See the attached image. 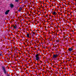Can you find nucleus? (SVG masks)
Segmentation results:
<instances>
[{
  "label": "nucleus",
  "mask_w": 76,
  "mask_h": 76,
  "mask_svg": "<svg viewBox=\"0 0 76 76\" xmlns=\"http://www.w3.org/2000/svg\"><path fill=\"white\" fill-rule=\"evenodd\" d=\"M72 48H69V51H72Z\"/></svg>",
  "instance_id": "7"
},
{
  "label": "nucleus",
  "mask_w": 76,
  "mask_h": 76,
  "mask_svg": "<svg viewBox=\"0 0 76 76\" xmlns=\"http://www.w3.org/2000/svg\"><path fill=\"white\" fill-rule=\"evenodd\" d=\"M10 7H11V8H12L13 7H14V5H13V4H10Z\"/></svg>",
  "instance_id": "5"
},
{
  "label": "nucleus",
  "mask_w": 76,
  "mask_h": 76,
  "mask_svg": "<svg viewBox=\"0 0 76 76\" xmlns=\"http://www.w3.org/2000/svg\"><path fill=\"white\" fill-rule=\"evenodd\" d=\"M19 0H15V2H18Z\"/></svg>",
  "instance_id": "10"
},
{
  "label": "nucleus",
  "mask_w": 76,
  "mask_h": 76,
  "mask_svg": "<svg viewBox=\"0 0 76 76\" xmlns=\"http://www.w3.org/2000/svg\"><path fill=\"white\" fill-rule=\"evenodd\" d=\"M35 33L33 32V34L35 35Z\"/></svg>",
  "instance_id": "14"
},
{
  "label": "nucleus",
  "mask_w": 76,
  "mask_h": 76,
  "mask_svg": "<svg viewBox=\"0 0 76 76\" xmlns=\"http://www.w3.org/2000/svg\"><path fill=\"white\" fill-rule=\"evenodd\" d=\"M72 2V3H73V2Z\"/></svg>",
  "instance_id": "20"
},
{
  "label": "nucleus",
  "mask_w": 76,
  "mask_h": 76,
  "mask_svg": "<svg viewBox=\"0 0 76 76\" xmlns=\"http://www.w3.org/2000/svg\"><path fill=\"white\" fill-rule=\"evenodd\" d=\"M28 42H29V41H28Z\"/></svg>",
  "instance_id": "26"
},
{
  "label": "nucleus",
  "mask_w": 76,
  "mask_h": 76,
  "mask_svg": "<svg viewBox=\"0 0 76 76\" xmlns=\"http://www.w3.org/2000/svg\"><path fill=\"white\" fill-rule=\"evenodd\" d=\"M43 48H45V47H43Z\"/></svg>",
  "instance_id": "16"
},
{
  "label": "nucleus",
  "mask_w": 76,
  "mask_h": 76,
  "mask_svg": "<svg viewBox=\"0 0 76 76\" xmlns=\"http://www.w3.org/2000/svg\"><path fill=\"white\" fill-rule=\"evenodd\" d=\"M37 62H38V61H37Z\"/></svg>",
  "instance_id": "22"
},
{
  "label": "nucleus",
  "mask_w": 76,
  "mask_h": 76,
  "mask_svg": "<svg viewBox=\"0 0 76 76\" xmlns=\"http://www.w3.org/2000/svg\"><path fill=\"white\" fill-rule=\"evenodd\" d=\"M49 72H50V71H49Z\"/></svg>",
  "instance_id": "27"
},
{
  "label": "nucleus",
  "mask_w": 76,
  "mask_h": 76,
  "mask_svg": "<svg viewBox=\"0 0 76 76\" xmlns=\"http://www.w3.org/2000/svg\"><path fill=\"white\" fill-rule=\"evenodd\" d=\"M27 36L28 38H29V34H27Z\"/></svg>",
  "instance_id": "9"
},
{
  "label": "nucleus",
  "mask_w": 76,
  "mask_h": 76,
  "mask_svg": "<svg viewBox=\"0 0 76 76\" xmlns=\"http://www.w3.org/2000/svg\"><path fill=\"white\" fill-rule=\"evenodd\" d=\"M27 41H28V40H27Z\"/></svg>",
  "instance_id": "21"
},
{
  "label": "nucleus",
  "mask_w": 76,
  "mask_h": 76,
  "mask_svg": "<svg viewBox=\"0 0 76 76\" xmlns=\"http://www.w3.org/2000/svg\"><path fill=\"white\" fill-rule=\"evenodd\" d=\"M22 8L21 7H20V10H22Z\"/></svg>",
  "instance_id": "11"
},
{
  "label": "nucleus",
  "mask_w": 76,
  "mask_h": 76,
  "mask_svg": "<svg viewBox=\"0 0 76 76\" xmlns=\"http://www.w3.org/2000/svg\"><path fill=\"white\" fill-rule=\"evenodd\" d=\"M69 61H70V60H69Z\"/></svg>",
  "instance_id": "18"
},
{
  "label": "nucleus",
  "mask_w": 76,
  "mask_h": 76,
  "mask_svg": "<svg viewBox=\"0 0 76 76\" xmlns=\"http://www.w3.org/2000/svg\"><path fill=\"white\" fill-rule=\"evenodd\" d=\"M28 42H29V41H28Z\"/></svg>",
  "instance_id": "25"
},
{
  "label": "nucleus",
  "mask_w": 76,
  "mask_h": 76,
  "mask_svg": "<svg viewBox=\"0 0 76 76\" xmlns=\"http://www.w3.org/2000/svg\"><path fill=\"white\" fill-rule=\"evenodd\" d=\"M18 11H19V12H21V10H18Z\"/></svg>",
  "instance_id": "13"
},
{
  "label": "nucleus",
  "mask_w": 76,
  "mask_h": 76,
  "mask_svg": "<svg viewBox=\"0 0 76 76\" xmlns=\"http://www.w3.org/2000/svg\"><path fill=\"white\" fill-rule=\"evenodd\" d=\"M50 19H51V18H50Z\"/></svg>",
  "instance_id": "24"
},
{
  "label": "nucleus",
  "mask_w": 76,
  "mask_h": 76,
  "mask_svg": "<svg viewBox=\"0 0 76 76\" xmlns=\"http://www.w3.org/2000/svg\"><path fill=\"white\" fill-rule=\"evenodd\" d=\"M32 37H34V36H35V35L33 34H32Z\"/></svg>",
  "instance_id": "12"
},
{
  "label": "nucleus",
  "mask_w": 76,
  "mask_h": 76,
  "mask_svg": "<svg viewBox=\"0 0 76 76\" xmlns=\"http://www.w3.org/2000/svg\"><path fill=\"white\" fill-rule=\"evenodd\" d=\"M15 56V54H14Z\"/></svg>",
  "instance_id": "23"
},
{
  "label": "nucleus",
  "mask_w": 76,
  "mask_h": 76,
  "mask_svg": "<svg viewBox=\"0 0 76 76\" xmlns=\"http://www.w3.org/2000/svg\"><path fill=\"white\" fill-rule=\"evenodd\" d=\"M35 57H36L35 60H39V55H38V54H36Z\"/></svg>",
  "instance_id": "2"
},
{
  "label": "nucleus",
  "mask_w": 76,
  "mask_h": 76,
  "mask_svg": "<svg viewBox=\"0 0 76 76\" xmlns=\"http://www.w3.org/2000/svg\"><path fill=\"white\" fill-rule=\"evenodd\" d=\"M1 54H0V56H1Z\"/></svg>",
  "instance_id": "15"
},
{
  "label": "nucleus",
  "mask_w": 76,
  "mask_h": 76,
  "mask_svg": "<svg viewBox=\"0 0 76 76\" xmlns=\"http://www.w3.org/2000/svg\"><path fill=\"white\" fill-rule=\"evenodd\" d=\"M58 41H59L58 40H57V42H58Z\"/></svg>",
  "instance_id": "17"
},
{
  "label": "nucleus",
  "mask_w": 76,
  "mask_h": 76,
  "mask_svg": "<svg viewBox=\"0 0 76 76\" xmlns=\"http://www.w3.org/2000/svg\"><path fill=\"white\" fill-rule=\"evenodd\" d=\"M26 73H27V74L28 73V72H27Z\"/></svg>",
  "instance_id": "19"
},
{
  "label": "nucleus",
  "mask_w": 76,
  "mask_h": 76,
  "mask_svg": "<svg viewBox=\"0 0 76 76\" xmlns=\"http://www.w3.org/2000/svg\"><path fill=\"white\" fill-rule=\"evenodd\" d=\"M13 27H14V29H16V28H17V25H15V26H13Z\"/></svg>",
  "instance_id": "8"
},
{
  "label": "nucleus",
  "mask_w": 76,
  "mask_h": 76,
  "mask_svg": "<svg viewBox=\"0 0 76 76\" xmlns=\"http://www.w3.org/2000/svg\"><path fill=\"white\" fill-rule=\"evenodd\" d=\"M2 68L4 72V73L5 74V75H6V74H8L7 73V72H6V69H5V67L4 66H3L2 67Z\"/></svg>",
  "instance_id": "1"
},
{
  "label": "nucleus",
  "mask_w": 76,
  "mask_h": 76,
  "mask_svg": "<svg viewBox=\"0 0 76 76\" xmlns=\"http://www.w3.org/2000/svg\"><path fill=\"white\" fill-rule=\"evenodd\" d=\"M57 54H56V55H55V54H54L53 55V58H56V57H57Z\"/></svg>",
  "instance_id": "4"
},
{
  "label": "nucleus",
  "mask_w": 76,
  "mask_h": 76,
  "mask_svg": "<svg viewBox=\"0 0 76 76\" xmlns=\"http://www.w3.org/2000/svg\"><path fill=\"white\" fill-rule=\"evenodd\" d=\"M52 14H53V15H56V14H57V12L55 11H54L53 13H52Z\"/></svg>",
  "instance_id": "6"
},
{
  "label": "nucleus",
  "mask_w": 76,
  "mask_h": 76,
  "mask_svg": "<svg viewBox=\"0 0 76 76\" xmlns=\"http://www.w3.org/2000/svg\"><path fill=\"white\" fill-rule=\"evenodd\" d=\"M10 12V10H7V11L6 12H5V15H7V14H8V13H9V12Z\"/></svg>",
  "instance_id": "3"
}]
</instances>
